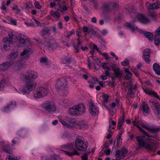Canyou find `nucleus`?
<instances>
[{"label":"nucleus","instance_id":"f257e3e1","mask_svg":"<svg viewBox=\"0 0 160 160\" xmlns=\"http://www.w3.org/2000/svg\"><path fill=\"white\" fill-rule=\"evenodd\" d=\"M132 122L134 125L137 126L143 133L142 137L138 136L137 137V140L139 144L138 148L145 147L149 151L155 152L156 148L153 146L156 144V142L150 138H153V136L152 135H149L140 127L139 125H141L142 123L141 121L136 119Z\"/></svg>","mask_w":160,"mask_h":160},{"label":"nucleus","instance_id":"f03ea898","mask_svg":"<svg viewBox=\"0 0 160 160\" xmlns=\"http://www.w3.org/2000/svg\"><path fill=\"white\" fill-rule=\"evenodd\" d=\"M85 111V107L83 104L74 106L69 110V112L72 116L81 115L84 113Z\"/></svg>","mask_w":160,"mask_h":160},{"label":"nucleus","instance_id":"7ed1b4c3","mask_svg":"<svg viewBox=\"0 0 160 160\" xmlns=\"http://www.w3.org/2000/svg\"><path fill=\"white\" fill-rule=\"evenodd\" d=\"M26 82L24 87L21 88V91L24 94H28L36 88L37 84L33 81L28 80Z\"/></svg>","mask_w":160,"mask_h":160},{"label":"nucleus","instance_id":"20e7f679","mask_svg":"<svg viewBox=\"0 0 160 160\" xmlns=\"http://www.w3.org/2000/svg\"><path fill=\"white\" fill-rule=\"evenodd\" d=\"M88 143L87 142H84L82 138L80 136H78L76 139L75 148L78 151H86L88 146Z\"/></svg>","mask_w":160,"mask_h":160},{"label":"nucleus","instance_id":"39448f33","mask_svg":"<svg viewBox=\"0 0 160 160\" xmlns=\"http://www.w3.org/2000/svg\"><path fill=\"white\" fill-rule=\"evenodd\" d=\"M8 38L6 37L2 39V41L6 42L3 46V49L4 50L7 51L10 49V46L8 44L10 42V43L15 42L17 39V37L12 32H8Z\"/></svg>","mask_w":160,"mask_h":160},{"label":"nucleus","instance_id":"423d86ee","mask_svg":"<svg viewBox=\"0 0 160 160\" xmlns=\"http://www.w3.org/2000/svg\"><path fill=\"white\" fill-rule=\"evenodd\" d=\"M42 106L43 109L50 113H52L56 111L55 104L52 101H47L44 102Z\"/></svg>","mask_w":160,"mask_h":160},{"label":"nucleus","instance_id":"0eeeda50","mask_svg":"<svg viewBox=\"0 0 160 160\" xmlns=\"http://www.w3.org/2000/svg\"><path fill=\"white\" fill-rule=\"evenodd\" d=\"M38 73L33 71H28L26 74H23L21 76V78L23 82L30 80L34 81L37 78Z\"/></svg>","mask_w":160,"mask_h":160},{"label":"nucleus","instance_id":"6e6552de","mask_svg":"<svg viewBox=\"0 0 160 160\" xmlns=\"http://www.w3.org/2000/svg\"><path fill=\"white\" fill-rule=\"evenodd\" d=\"M67 83L66 79L63 78L59 79L57 82L56 86L58 89L61 90L64 95H67L68 90L66 88Z\"/></svg>","mask_w":160,"mask_h":160},{"label":"nucleus","instance_id":"1a4fd4ad","mask_svg":"<svg viewBox=\"0 0 160 160\" xmlns=\"http://www.w3.org/2000/svg\"><path fill=\"white\" fill-rule=\"evenodd\" d=\"M62 148L66 150L64 152L65 154L69 156L79 155V152L74 149L73 144L71 143L63 146Z\"/></svg>","mask_w":160,"mask_h":160},{"label":"nucleus","instance_id":"9d476101","mask_svg":"<svg viewBox=\"0 0 160 160\" xmlns=\"http://www.w3.org/2000/svg\"><path fill=\"white\" fill-rule=\"evenodd\" d=\"M48 92V90L47 88L40 87L37 88L34 94V96L37 98H40L47 95Z\"/></svg>","mask_w":160,"mask_h":160},{"label":"nucleus","instance_id":"9b49d317","mask_svg":"<svg viewBox=\"0 0 160 160\" xmlns=\"http://www.w3.org/2000/svg\"><path fill=\"white\" fill-rule=\"evenodd\" d=\"M59 122L65 127L69 128H72L73 127L78 128V123H77L74 119L69 118L68 120V123L66 122L62 119H59Z\"/></svg>","mask_w":160,"mask_h":160},{"label":"nucleus","instance_id":"f8f14e48","mask_svg":"<svg viewBox=\"0 0 160 160\" xmlns=\"http://www.w3.org/2000/svg\"><path fill=\"white\" fill-rule=\"evenodd\" d=\"M14 60L6 61L0 64V71L4 72L8 70L14 63Z\"/></svg>","mask_w":160,"mask_h":160},{"label":"nucleus","instance_id":"ddd939ff","mask_svg":"<svg viewBox=\"0 0 160 160\" xmlns=\"http://www.w3.org/2000/svg\"><path fill=\"white\" fill-rule=\"evenodd\" d=\"M88 105L89 112L91 114L94 115L98 113L99 112L98 108L92 101L88 103Z\"/></svg>","mask_w":160,"mask_h":160},{"label":"nucleus","instance_id":"4468645a","mask_svg":"<svg viewBox=\"0 0 160 160\" xmlns=\"http://www.w3.org/2000/svg\"><path fill=\"white\" fill-rule=\"evenodd\" d=\"M45 48H48L49 50L54 51L59 47V44L54 40L50 41L48 42L45 45Z\"/></svg>","mask_w":160,"mask_h":160},{"label":"nucleus","instance_id":"2eb2a0df","mask_svg":"<svg viewBox=\"0 0 160 160\" xmlns=\"http://www.w3.org/2000/svg\"><path fill=\"white\" fill-rule=\"evenodd\" d=\"M127 152V150L125 149L122 150H116L115 153V156L116 157L115 160H120L122 158L125 157Z\"/></svg>","mask_w":160,"mask_h":160},{"label":"nucleus","instance_id":"dca6fc26","mask_svg":"<svg viewBox=\"0 0 160 160\" xmlns=\"http://www.w3.org/2000/svg\"><path fill=\"white\" fill-rule=\"evenodd\" d=\"M151 51L149 49H145L143 52V56L145 61L148 63L150 62V60L149 59L150 54Z\"/></svg>","mask_w":160,"mask_h":160},{"label":"nucleus","instance_id":"f3484780","mask_svg":"<svg viewBox=\"0 0 160 160\" xmlns=\"http://www.w3.org/2000/svg\"><path fill=\"white\" fill-rule=\"evenodd\" d=\"M140 125L143 128L147 130H149V132H159L160 130V128H155L151 127L148 125L145 124L142 122Z\"/></svg>","mask_w":160,"mask_h":160},{"label":"nucleus","instance_id":"a211bd4d","mask_svg":"<svg viewBox=\"0 0 160 160\" xmlns=\"http://www.w3.org/2000/svg\"><path fill=\"white\" fill-rule=\"evenodd\" d=\"M82 42L81 40L79 37L75 40L74 41V42H72V44L74 49H75V51L76 52H79V50L78 48L81 47V44L82 43Z\"/></svg>","mask_w":160,"mask_h":160},{"label":"nucleus","instance_id":"6ab92c4d","mask_svg":"<svg viewBox=\"0 0 160 160\" xmlns=\"http://www.w3.org/2000/svg\"><path fill=\"white\" fill-rule=\"evenodd\" d=\"M138 20L141 22L145 24H148L150 22V20L142 14H138L137 16Z\"/></svg>","mask_w":160,"mask_h":160},{"label":"nucleus","instance_id":"aec40b11","mask_svg":"<svg viewBox=\"0 0 160 160\" xmlns=\"http://www.w3.org/2000/svg\"><path fill=\"white\" fill-rule=\"evenodd\" d=\"M146 5L147 8L148 10L156 9L160 8V3L157 1L156 3H153L152 4L148 2L146 3Z\"/></svg>","mask_w":160,"mask_h":160},{"label":"nucleus","instance_id":"412c9836","mask_svg":"<svg viewBox=\"0 0 160 160\" xmlns=\"http://www.w3.org/2000/svg\"><path fill=\"white\" fill-rule=\"evenodd\" d=\"M16 105L15 101H11L8 105L4 107L2 109V111L4 112H7L13 109Z\"/></svg>","mask_w":160,"mask_h":160},{"label":"nucleus","instance_id":"4be33fe9","mask_svg":"<svg viewBox=\"0 0 160 160\" xmlns=\"http://www.w3.org/2000/svg\"><path fill=\"white\" fill-rule=\"evenodd\" d=\"M31 49L30 48H27L23 50V52L20 53V55L23 57L24 59L28 58L31 53Z\"/></svg>","mask_w":160,"mask_h":160},{"label":"nucleus","instance_id":"5701e85b","mask_svg":"<svg viewBox=\"0 0 160 160\" xmlns=\"http://www.w3.org/2000/svg\"><path fill=\"white\" fill-rule=\"evenodd\" d=\"M128 85L130 87V88L128 90L129 95H134L137 91V88L136 85L135 84L133 86H132V84L131 82H129Z\"/></svg>","mask_w":160,"mask_h":160},{"label":"nucleus","instance_id":"b1692460","mask_svg":"<svg viewBox=\"0 0 160 160\" xmlns=\"http://www.w3.org/2000/svg\"><path fill=\"white\" fill-rule=\"evenodd\" d=\"M50 30L48 27L44 28L40 32V34L44 38L48 39L46 37L47 35L49 36L50 34Z\"/></svg>","mask_w":160,"mask_h":160},{"label":"nucleus","instance_id":"393cba45","mask_svg":"<svg viewBox=\"0 0 160 160\" xmlns=\"http://www.w3.org/2000/svg\"><path fill=\"white\" fill-rule=\"evenodd\" d=\"M142 109L144 115H147V114H148L149 113V109L147 103L144 102H142Z\"/></svg>","mask_w":160,"mask_h":160},{"label":"nucleus","instance_id":"a878e982","mask_svg":"<svg viewBox=\"0 0 160 160\" xmlns=\"http://www.w3.org/2000/svg\"><path fill=\"white\" fill-rule=\"evenodd\" d=\"M112 70L114 72L115 77L121 78L122 77V74L119 67L113 68Z\"/></svg>","mask_w":160,"mask_h":160},{"label":"nucleus","instance_id":"bb28decb","mask_svg":"<svg viewBox=\"0 0 160 160\" xmlns=\"http://www.w3.org/2000/svg\"><path fill=\"white\" fill-rule=\"evenodd\" d=\"M142 89L146 93L149 95H152L156 98L158 99L159 98V96L155 92L152 90H150L147 88H144L143 87H142Z\"/></svg>","mask_w":160,"mask_h":160},{"label":"nucleus","instance_id":"cd10ccee","mask_svg":"<svg viewBox=\"0 0 160 160\" xmlns=\"http://www.w3.org/2000/svg\"><path fill=\"white\" fill-rule=\"evenodd\" d=\"M72 58L70 55L68 54L64 55L62 56V62L65 64L69 63L71 60Z\"/></svg>","mask_w":160,"mask_h":160},{"label":"nucleus","instance_id":"c85d7f7f","mask_svg":"<svg viewBox=\"0 0 160 160\" xmlns=\"http://www.w3.org/2000/svg\"><path fill=\"white\" fill-rule=\"evenodd\" d=\"M51 15L53 17L55 20H58L59 18L60 17V14L58 12H54L53 10L51 11Z\"/></svg>","mask_w":160,"mask_h":160},{"label":"nucleus","instance_id":"c756f323","mask_svg":"<svg viewBox=\"0 0 160 160\" xmlns=\"http://www.w3.org/2000/svg\"><path fill=\"white\" fill-rule=\"evenodd\" d=\"M154 40L155 44L157 46L160 43V34L156 33Z\"/></svg>","mask_w":160,"mask_h":160},{"label":"nucleus","instance_id":"7c9ffc66","mask_svg":"<svg viewBox=\"0 0 160 160\" xmlns=\"http://www.w3.org/2000/svg\"><path fill=\"white\" fill-rule=\"evenodd\" d=\"M126 26L128 27L132 32H134L135 30H138V29L136 26L129 23H126Z\"/></svg>","mask_w":160,"mask_h":160},{"label":"nucleus","instance_id":"2f4dec72","mask_svg":"<svg viewBox=\"0 0 160 160\" xmlns=\"http://www.w3.org/2000/svg\"><path fill=\"white\" fill-rule=\"evenodd\" d=\"M125 120L123 117L120 118L118 123V129H120L122 128V126L124 123Z\"/></svg>","mask_w":160,"mask_h":160},{"label":"nucleus","instance_id":"473e14b6","mask_svg":"<svg viewBox=\"0 0 160 160\" xmlns=\"http://www.w3.org/2000/svg\"><path fill=\"white\" fill-rule=\"evenodd\" d=\"M125 72L126 73L125 78L127 80H130L132 77V73L129 71L128 69L127 68L125 69Z\"/></svg>","mask_w":160,"mask_h":160},{"label":"nucleus","instance_id":"72a5a7b5","mask_svg":"<svg viewBox=\"0 0 160 160\" xmlns=\"http://www.w3.org/2000/svg\"><path fill=\"white\" fill-rule=\"evenodd\" d=\"M68 7L65 5H59L58 9V11L63 12L68 10Z\"/></svg>","mask_w":160,"mask_h":160},{"label":"nucleus","instance_id":"f704fd0d","mask_svg":"<svg viewBox=\"0 0 160 160\" xmlns=\"http://www.w3.org/2000/svg\"><path fill=\"white\" fill-rule=\"evenodd\" d=\"M18 52H14L10 54L8 56L9 59H11V60H13V59L16 58L18 55Z\"/></svg>","mask_w":160,"mask_h":160},{"label":"nucleus","instance_id":"c9c22d12","mask_svg":"<svg viewBox=\"0 0 160 160\" xmlns=\"http://www.w3.org/2000/svg\"><path fill=\"white\" fill-rule=\"evenodd\" d=\"M145 37L149 41H152L153 39V35L149 32H147L144 33Z\"/></svg>","mask_w":160,"mask_h":160},{"label":"nucleus","instance_id":"e433bc0d","mask_svg":"<svg viewBox=\"0 0 160 160\" xmlns=\"http://www.w3.org/2000/svg\"><path fill=\"white\" fill-rule=\"evenodd\" d=\"M78 124V128L80 129H85L88 128V125L85 123L80 122Z\"/></svg>","mask_w":160,"mask_h":160},{"label":"nucleus","instance_id":"4c0bfd02","mask_svg":"<svg viewBox=\"0 0 160 160\" xmlns=\"http://www.w3.org/2000/svg\"><path fill=\"white\" fill-rule=\"evenodd\" d=\"M154 113L158 115H160V104H158V105L154 107Z\"/></svg>","mask_w":160,"mask_h":160},{"label":"nucleus","instance_id":"58836bf2","mask_svg":"<svg viewBox=\"0 0 160 160\" xmlns=\"http://www.w3.org/2000/svg\"><path fill=\"white\" fill-rule=\"evenodd\" d=\"M153 68L156 74L159 70H160V66L157 63L154 64L153 65Z\"/></svg>","mask_w":160,"mask_h":160},{"label":"nucleus","instance_id":"ea45409f","mask_svg":"<svg viewBox=\"0 0 160 160\" xmlns=\"http://www.w3.org/2000/svg\"><path fill=\"white\" fill-rule=\"evenodd\" d=\"M19 41L20 42V45L21 47H25L26 45V40L23 38L20 37L19 39Z\"/></svg>","mask_w":160,"mask_h":160},{"label":"nucleus","instance_id":"a19ab883","mask_svg":"<svg viewBox=\"0 0 160 160\" xmlns=\"http://www.w3.org/2000/svg\"><path fill=\"white\" fill-rule=\"evenodd\" d=\"M149 102L154 106V107L157 105L158 104H159L158 102L157 101L154 99H151L149 101Z\"/></svg>","mask_w":160,"mask_h":160},{"label":"nucleus","instance_id":"79ce46f5","mask_svg":"<svg viewBox=\"0 0 160 160\" xmlns=\"http://www.w3.org/2000/svg\"><path fill=\"white\" fill-rule=\"evenodd\" d=\"M121 134H119V135L118 137V138L117 139V145H118V147H119V146H121L122 143V139L121 138Z\"/></svg>","mask_w":160,"mask_h":160},{"label":"nucleus","instance_id":"37998d69","mask_svg":"<svg viewBox=\"0 0 160 160\" xmlns=\"http://www.w3.org/2000/svg\"><path fill=\"white\" fill-rule=\"evenodd\" d=\"M49 160H59V157L58 155H54L50 156Z\"/></svg>","mask_w":160,"mask_h":160},{"label":"nucleus","instance_id":"c03bdc74","mask_svg":"<svg viewBox=\"0 0 160 160\" xmlns=\"http://www.w3.org/2000/svg\"><path fill=\"white\" fill-rule=\"evenodd\" d=\"M67 102V100L64 99H62L60 100L59 104L60 105H63Z\"/></svg>","mask_w":160,"mask_h":160},{"label":"nucleus","instance_id":"a18cd8bd","mask_svg":"<svg viewBox=\"0 0 160 160\" xmlns=\"http://www.w3.org/2000/svg\"><path fill=\"white\" fill-rule=\"evenodd\" d=\"M102 98H103V100L104 102H108L109 96L107 95L106 94H103L102 96Z\"/></svg>","mask_w":160,"mask_h":160},{"label":"nucleus","instance_id":"49530a36","mask_svg":"<svg viewBox=\"0 0 160 160\" xmlns=\"http://www.w3.org/2000/svg\"><path fill=\"white\" fill-rule=\"evenodd\" d=\"M129 61L128 59H126L121 62V64L124 66H126L129 65Z\"/></svg>","mask_w":160,"mask_h":160},{"label":"nucleus","instance_id":"de8ad7c7","mask_svg":"<svg viewBox=\"0 0 160 160\" xmlns=\"http://www.w3.org/2000/svg\"><path fill=\"white\" fill-rule=\"evenodd\" d=\"M97 66L96 65H94V67L95 69L96 70H98L100 68L101 65H100V62L98 61L97 62Z\"/></svg>","mask_w":160,"mask_h":160},{"label":"nucleus","instance_id":"09e8293b","mask_svg":"<svg viewBox=\"0 0 160 160\" xmlns=\"http://www.w3.org/2000/svg\"><path fill=\"white\" fill-rule=\"evenodd\" d=\"M2 149L3 151H4L5 152H6L8 153H11L12 152V151L10 149L7 148L5 146L2 147Z\"/></svg>","mask_w":160,"mask_h":160},{"label":"nucleus","instance_id":"8fccbe9b","mask_svg":"<svg viewBox=\"0 0 160 160\" xmlns=\"http://www.w3.org/2000/svg\"><path fill=\"white\" fill-rule=\"evenodd\" d=\"M48 58L44 57H41L40 58V62L42 63H45L47 62Z\"/></svg>","mask_w":160,"mask_h":160},{"label":"nucleus","instance_id":"3c124183","mask_svg":"<svg viewBox=\"0 0 160 160\" xmlns=\"http://www.w3.org/2000/svg\"><path fill=\"white\" fill-rule=\"evenodd\" d=\"M74 32L75 31L73 30H72L68 33L66 37L67 38H69L71 35L74 34Z\"/></svg>","mask_w":160,"mask_h":160},{"label":"nucleus","instance_id":"603ef678","mask_svg":"<svg viewBox=\"0 0 160 160\" xmlns=\"http://www.w3.org/2000/svg\"><path fill=\"white\" fill-rule=\"evenodd\" d=\"M10 21L11 22L12 24L14 25H16L17 24V22L16 20L15 19H14L12 18H11L10 19Z\"/></svg>","mask_w":160,"mask_h":160},{"label":"nucleus","instance_id":"864d4df0","mask_svg":"<svg viewBox=\"0 0 160 160\" xmlns=\"http://www.w3.org/2000/svg\"><path fill=\"white\" fill-rule=\"evenodd\" d=\"M25 24L28 27H35V25L33 23H28L25 22Z\"/></svg>","mask_w":160,"mask_h":160},{"label":"nucleus","instance_id":"5fc2aeb1","mask_svg":"<svg viewBox=\"0 0 160 160\" xmlns=\"http://www.w3.org/2000/svg\"><path fill=\"white\" fill-rule=\"evenodd\" d=\"M102 68L105 70H107L108 71H109L110 70V68L108 66H107L106 65V64L104 63L102 65Z\"/></svg>","mask_w":160,"mask_h":160},{"label":"nucleus","instance_id":"6e6d98bb","mask_svg":"<svg viewBox=\"0 0 160 160\" xmlns=\"http://www.w3.org/2000/svg\"><path fill=\"white\" fill-rule=\"evenodd\" d=\"M12 142L14 144H16L19 142V139L17 138H15L13 140H12Z\"/></svg>","mask_w":160,"mask_h":160},{"label":"nucleus","instance_id":"4d7b16f0","mask_svg":"<svg viewBox=\"0 0 160 160\" xmlns=\"http://www.w3.org/2000/svg\"><path fill=\"white\" fill-rule=\"evenodd\" d=\"M6 160H18L17 158H16L13 157H11L10 156H9L8 157L6 158Z\"/></svg>","mask_w":160,"mask_h":160},{"label":"nucleus","instance_id":"13d9d810","mask_svg":"<svg viewBox=\"0 0 160 160\" xmlns=\"http://www.w3.org/2000/svg\"><path fill=\"white\" fill-rule=\"evenodd\" d=\"M34 6L36 8L38 9H40L41 8V6L40 5L39 3L38 2L35 3Z\"/></svg>","mask_w":160,"mask_h":160},{"label":"nucleus","instance_id":"bf43d9fd","mask_svg":"<svg viewBox=\"0 0 160 160\" xmlns=\"http://www.w3.org/2000/svg\"><path fill=\"white\" fill-rule=\"evenodd\" d=\"M32 4L31 2H29L26 4V8H32Z\"/></svg>","mask_w":160,"mask_h":160},{"label":"nucleus","instance_id":"052dcab7","mask_svg":"<svg viewBox=\"0 0 160 160\" xmlns=\"http://www.w3.org/2000/svg\"><path fill=\"white\" fill-rule=\"evenodd\" d=\"M75 2V0H70V4L72 8H73L74 7Z\"/></svg>","mask_w":160,"mask_h":160},{"label":"nucleus","instance_id":"680f3d73","mask_svg":"<svg viewBox=\"0 0 160 160\" xmlns=\"http://www.w3.org/2000/svg\"><path fill=\"white\" fill-rule=\"evenodd\" d=\"M82 160H88V157L87 154H85L82 156Z\"/></svg>","mask_w":160,"mask_h":160},{"label":"nucleus","instance_id":"e2e57ef3","mask_svg":"<svg viewBox=\"0 0 160 160\" xmlns=\"http://www.w3.org/2000/svg\"><path fill=\"white\" fill-rule=\"evenodd\" d=\"M104 9L107 11H109V5H105L104 6Z\"/></svg>","mask_w":160,"mask_h":160},{"label":"nucleus","instance_id":"0e129e2a","mask_svg":"<svg viewBox=\"0 0 160 160\" xmlns=\"http://www.w3.org/2000/svg\"><path fill=\"white\" fill-rule=\"evenodd\" d=\"M40 159L41 160H49V158H47V156L45 155L41 157Z\"/></svg>","mask_w":160,"mask_h":160},{"label":"nucleus","instance_id":"69168bd1","mask_svg":"<svg viewBox=\"0 0 160 160\" xmlns=\"http://www.w3.org/2000/svg\"><path fill=\"white\" fill-rule=\"evenodd\" d=\"M110 54H111V55L115 57L116 60H117L118 59V57L115 54L114 52H110Z\"/></svg>","mask_w":160,"mask_h":160},{"label":"nucleus","instance_id":"338daca9","mask_svg":"<svg viewBox=\"0 0 160 160\" xmlns=\"http://www.w3.org/2000/svg\"><path fill=\"white\" fill-rule=\"evenodd\" d=\"M7 7L4 4H2L1 6V8L4 10H6L7 9Z\"/></svg>","mask_w":160,"mask_h":160},{"label":"nucleus","instance_id":"774afa93","mask_svg":"<svg viewBox=\"0 0 160 160\" xmlns=\"http://www.w3.org/2000/svg\"><path fill=\"white\" fill-rule=\"evenodd\" d=\"M52 28V31L54 33H58L57 29L55 26H54Z\"/></svg>","mask_w":160,"mask_h":160}]
</instances>
